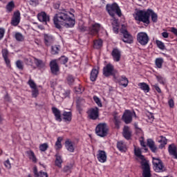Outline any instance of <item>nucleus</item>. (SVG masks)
Listing matches in <instances>:
<instances>
[{
  "label": "nucleus",
  "mask_w": 177,
  "mask_h": 177,
  "mask_svg": "<svg viewBox=\"0 0 177 177\" xmlns=\"http://www.w3.org/2000/svg\"><path fill=\"white\" fill-rule=\"evenodd\" d=\"M33 174L35 177H48V173L42 171L38 172V169L37 168V166L33 167ZM28 176L32 177L31 174H28Z\"/></svg>",
  "instance_id": "aec40b11"
},
{
  "label": "nucleus",
  "mask_w": 177,
  "mask_h": 177,
  "mask_svg": "<svg viewBox=\"0 0 177 177\" xmlns=\"http://www.w3.org/2000/svg\"><path fill=\"white\" fill-rule=\"evenodd\" d=\"M65 147L70 153H74L75 150V148L74 147V142L71 141L70 139H67L65 141Z\"/></svg>",
  "instance_id": "5701e85b"
},
{
  "label": "nucleus",
  "mask_w": 177,
  "mask_h": 177,
  "mask_svg": "<svg viewBox=\"0 0 177 177\" xmlns=\"http://www.w3.org/2000/svg\"><path fill=\"white\" fill-rule=\"evenodd\" d=\"M138 86L141 91H143L145 93H148L150 92V86L147 84L146 82H140L138 83Z\"/></svg>",
  "instance_id": "cd10ccee"
},
{
  "label": "nucleus",
  "mask_w": 177,
  "mask_h": 177,
  "mask_svg": "<svg viewBox=\"0 0 177 177\" xmlns=\"http://www.w3.org/2000/svg\"><path fill=\"white\" fill-rule=\"evenodd\" d=\"M106 10L109 15L112 17L113 19H115V15L119 17L122 16V12H121V8L118 6L117 3H113L112 4H106Z\"/></svg>",
  "instance_id": "20e7f679"
},
{
  "label": "nucleus",
  "mask_w": 177,
  "mask_h": 177,
  "mask_svg": "<svg viewBox=\"0 0 177 177\" xmlns=\"http://www.w3.org/2000/svg\"><path fill=\"white\" fill-rule=\"evenodd\" d=\"M6 12L10 13L15 9V2L13 1H10L6 6Z\"/></svg>",
  "instance_id": "e433bc0d"
},
{
  "label": "nucleus",
  "mask_w": 177,
  "mask_h": 177,
  "mask_svg": "<svg viewBox=\"0 0 177 177\" xmlns=\"http://www.w3.org/2000/svg\"><path fill=\"white\" fill-rule=\"evenodd\" d=\"M101 27L102 26L100 25V24L95 23L91 24V26H89L88 28H86L85 26H82L80 28V30L82 32H84V31H86V30H88V34L90 35H97V34H99V31H100Z\"/></svg>",
  "instance_id": "423d86ee"
},
{
  "label": "nucleus",
  "mask_w": 177,
  "mask_h": 177,
  "mask_svg": "<svg viewBox=\"0 0 177 177\" xmlns=\"http://www.w3.org/2000/svg\"><path fill=\"white\" fill-rule=\"evenodd\" d=\"M162 162L161 159L157 158H153L152 163H153V165H154V167L158 165V164H160V162Z\"/></svg>",
  "instance_id": "5fc2aeb1"
},
{
  "label": "nucleus",
  "mask_w": 177,
  "mask_h": 177,
  "mask_svg": "<svg viewBox=\"0 0 177 177\" xmlns=\"http://www.w3.org/2000/svg\"><path fill=\"white\" fill-rule=\"evenodd\" d=\"M63 121L66 124H70V122L73 120V113L71 111H64L63 112Z\"/></svg>",
  "instance_id": "4be33fe9"
},
{
  "label": "nucleus",
  "mask_w": 177,
  "mask_h": 177,
  "mask_svg": "<svg viewBox=\"0 0 177 177\" xmlns=\"http://www.w3.org/2000/svg\"><path fill=\"white\" fill-rule=\"evenodd\" d=\"M49 147L47 143L41 144L39 147L40 151H46Z\"/></svg>",
  "instance_id": "49530a36"
},
{
  "label": "nucleus",
  "mask_w": 177,
  "mask_h": 177,
  "mask_svg": "<svg viewBox=\"0 0 177 177\" xmlns=\"http://www.w3.org/2000/svg\"><path fill=\"white\" fill-rule=\"evenodd\" d=\"M6 30L3 28H0V41L3 39V37H5Z\"/></svg>",
  "instance_id": "13d9d810"
},
{
  "label": "nucleus",
  "mask_w": 177,
  "mask_h": 177,
  "mask_svg": "<svg viewBox=\"0 0 177 177\" xmlns=\"http://www.w3.org/2000/svg\"><path fill=\"white\" fill-rule=\"evenodd\" d=\"M162 37H163V38H168V37H169V34L167 32H162Z\"/></svg>",
  "instance_id": "338daca9"
},
{
  "label": "nucleus",
  "mask_w": 177,
  "mask_h": 177,
  "mask_svg": "<svg viewBox=\"0 0 177 177\" xmlns=\"http://www.w3.org/2000/svg\"><path fill=\"white\" fill-rule=\"evenodd\" d=\"M156 80H158L159 84H161L162 85H164L165 84V79H164V77L160 75H157Z\"/></svg>",
  "instance_id": "603ef678"
},
{
  "label": "nucleus",
  "mask_w": 177,
  "mask_h": 177,
  "mask_svg": "<svg viewBox=\"0 0 177 177\" xmlns=\"http://www.w3.org/2000/svg\"><path fill=\"white\" fill-rule=\"evenodd\" d=\"M90 120H97L99 118V108H92L87 111Z\"/></svg>",
  "instance_id": "4468645a"
},
{
  "label": "nucleus",
  "mask_w": 177,
  "mask_h": 177,
  "mask_svg": "<svg viewBox=\"0 0 177 177\" xmlns=\"http://www.w3.org/2000/svg\"><path fill=\"white\" fill-rule=\"evenodd\" d=\"M21 15L20 11L17 10L14 12L13 16L11 19V25L14 27H17L19 24H20V19H21Z\"/></svg>",
  "instance_id": "ddd939ff"
},
{
  "label": "nucleus",
  "mask_w": 177,
  "mask_h": 177,
  "mask_svg": "<svg viewBox=\"0 0 177 177\" xmlns=\"http://www.w3.org/2000/svg\"><path fill=\"white\" fill-rule=\"evenodd\" d=\"M73 17H74V14L66 11V10L59 12L53 18V23L55 28L60 30L62 26H64L66 28H73V27L75 26V19Z\"/></svg>",
  "instance_id": "f257e3e1"
},
{
  "label": "nucleus",
  "mask_w": 177,
  "mask_h": 177,
  "mask_svg": "<svg viewBox=\"0 0 177 177\" xmlns=\"http://www.w3.org/2000/svg\"><path fill=\"white\" fill-rule=\"evenodd\" d=\"M113 31L115 34H118V26H116L113 28Z\"/></svg>",
  "instance_id": "774afa93"
},
{
  "label": "nucleus",
  "mask_w": 177,
  "mask_h": 177,
  "mask_svg": "<svg viewBox=\"0 0 177 177\" xmlns=\"http://www.w3.org/2000/svg\"><path fill=\"white\" fill-rule=\"evenodd\" d=\"M136 40L141 46H146L150 41V37L146 32H140L137 34Z\"/></svg>",
  "instance_id": "0eeeda50"
},
{
  "label": "nucleus",
  "mask_w": 177,
  "mask_h": 177,
  "mask_svg": "<svg viewBox=\"0 0 177 177\" xmlns=\"http://www.w3.org/2000/svg\"><path fill=\"white\" fill-rule=\"evenodd\" d=\"M15 66L18 68L19 70H24V64H23V61L18 59L15 62Z\"/></svg>",
  "instance_id": "a19ab883"
},
{
  "label": "nucleus",
  "mask_w": 177,
  "mask_h": 177,
  "mask_svg": "<svg viewBox=\"0 0 177 177\" xmlns=\"http://www.w3.org/2000/svg\"><path fill=\"white\" fill-rule=\"evenodd\" d=\"M117 147L121 153H125V151H127V144L123 141H118L117 142Z\"/></svg>",
  "instance_id": "c85d7f7f"
},
{
  "label": "nucleus",
  "mask_w": 177,
  "mask_h": 177,
  "mask_svg": "<svg viewBox=\"0 0 177 177\" xmlns=\"http://www.w3.org/2000/svg\"><path fill=\"white\" fill-rule=\"evenodd\" d=\"M168 104L170 109H174V107H175V102L174 101V99L171 98L169 100Z\"/></svg>",
  "instance_id": "bf43d9fd"
},
{
  "label": "nucleus",
  "mask_w": 177,
  "mask_h": 177,
  "mask_svg": "<svg viewBox=\"0 0 177 177\" xmlns=\"http://www.w3.org/2000/svg\"><path fill=\"white\" fill-rule=\"evenodd\" d=\"M164 64V58L158 57L155 60V64L158 68H162V64Z\"/></svg>",
  "instance_id": "c9c22d12"
},
{
  "label": "nucleus",
  "mask_w": 177,
  "mask_h": 177,
  "mask_svg": "<svg viewBox=\"0 0 177 177\" xmlns=\"http://www.w3.org/2000/svg\"><path fill=\"white\" fill-rule=\"evenodd\" d=\"M71 91L70 90H64L63 93L64 97H69Z\"/></svg>",
  "instance_id": "052dcab7"
},
{
  "label": "nucleus",
  "mask_w": 177,
  "mask_h": 177,
  "mask_svg": "<svg viewBox=\"0 0 177 177\" xmlns=\"http://www.w3.org/2000/svg\"><path fill=\"white\" fill-rule=\"evenodd\" d=\"M97 75H99V70L96 68H93L90 73V80L92 82H95L97 80Z\"/></svg>",
  "instance_id": "a878e982"
},
{
  "label": "nucleus",
  "mask_w": 177,
  "mask_h": 177,
  "mask_svg": "<svg viewBox=\"0 0 177 177\" xmlns=\"http://www.w3.org/2000/svg\"><path fill=\"white\" fill-rule=\"evenodd\" d=\"M2 56L7 67L10 68V59H9V51L8 49L4 48L1 50Z\"/></svg>",
  "instance_id": "6ab92c4d"
},
{
  "label": "nucleus",
  "mask_w": 177,
  "mask_h": 177,
  "mask_svg": "<svg viewBox=\"0 0 177 177\" xmlns=\"http://www.w3.org/2000/svg\"><path fill=\"white\" fill-rule=\"evenodd\" d=\"M133 117H135V118L138 117L136 115V112H135V111H131V110L127 109L122 116V120L126 124H131V122H132Z\"/></svg>",
  "instance_id": "6e6552de"
},
{
  "label": "nucleus",
  "mask_w": 177,
  "mask_h": 177,
  "mask_svg": "<svg viewBox=\"0 0 177 177\" xmlns=\"http://www.w3.org/2000/svg\"><path fill=\"white\" fill-rule=\"evenodd\" d=\"M148 12L149 14V17L151 16V19L153 23H157L158 20V15H157V13L154 12V11L151 9H149Z\"/></svg>",
  "instance_id": "2f4dec72"
},
{
  "label": "nucleus",
  "mask_w": 177,
  "mask_h": 177,
  "mask_svg": "<svg viewBox=\"0 0 177 177\" xmlns=\"http://www.w3.org/2000/svg\"><path fill=\"white\" fill-rule=\"evenodd\" d=\"M49 66L53 75H58L59 71H60V67H59V64H57V59L51 60Z\"/></svg>",
  "instance_id": "9b49d317"
},
{
  "label": "nucleus",
  "mask_w": 177,
  "mask_h": 177,
  "mask_svg": "<svg viewBox=\"0 0 177 177\" xmlns=\"http://www.w3.org/2000/svg\"><path fill=\"white\" fill-rule=\"evenodd\" d=\"M4 167H6L7 169H10V168H12V164H10V160H9V159L4 161Z\"/></svg>",
  "instance_id": "4d7b16f0"
},
{
  "label": "nucleus",
  "mask_w": 177,
  "mask_h": 177,
  "mask_svg": "<svg viewBox=\"0 0 177 177\" xmlns=\"http://www.w3.org/2000/svg\"><path fill=\"white\" fill-rule=\"evenodd\" d=\"M52 111L55 117L56 121H59V122H62V113L60 112V110H59L56 107H53Z\"/></svg>",
  "instance_id": "393cba45"
},
{
  "label": "nucleus",
  "mask_w": 177,
  "mask_h": 177,
  "mask_svg": "<svg viewBox=\"0 0 177 177\" xmlns=\"http://www.w3.org/2000/svg\"><path fill=\"white\" fill-rule=\"evenodd\" d=\"M44 45L46 46H50L53 42H55V37L50 34L45 33L44 35Z\"/></svg>",
  "instance_id": "f3484780"
},
{
  "label": "nucleus",
  "mask_w": 177,
  "mask_h": 177,
  "mask_svg": "<svg viewBox=\"0 0 177 177\" xmlns=\"http://www.w3.org/2000/svg\"><path fill=\"white\" fill-rule=\"evenodd\" d=\"M15 39L19 42H23L24 41V36L20 32L15 33Z\"/></svg>",
  "instance_id": "79ce46f5"
},
{
  "label": "nucleus",
  "mask_w": 177,
  "mask_h": 177,
  "mask_svg": "<svg viewBox=\"0 0 177 177\" xmlns=\"http://www.w3.org/2000/svg\"><path fill=\"white\" fill-rule=\"evenodd\" d=\"M96 156L99 162L104 163L107 161V153L104 150H98Z\"/></svg>",
  "instance_id": "dca6fc26"
},
{
  "label": "nucleus",
  "mask_w": 177,
  "mask_h": 177,
  "mask_svg": "<svg viewBox=\"0 0 177 177\" xmlns=\"http://www.w3.org/2000/svg\"><path fill=\"white\" fill-rule=\"evenodd\" d=\"M55 164L56 167H58V168H62V164H63V159L62 158V156L59 153L55 154Z\"/></svg>",
  "instance_id": "7c9ffc66"
},
{
  "label": "nucleus",
  "mask_w": 177,
  "mask_h": 177,
  "mask_svg": "<svg viewBox=\"0 0 177 177\" xmlns=\"http://www.w3.org/2000/svg\"><path fill=\"white\" fill-rule=\"evenodd\" d=\"M149 9L147 10H138L134 15L135 20L137 21H141L145 24H150V14L149 13Z\"/></svg>",
  "instance_id": "7ed1b4c3"
},
{
  "label": "nucleus",
  "mask_w": 177,
  "mask_h": 177,
  "mask_svg": "<svg viewBox=\"0 0 177 177\" xmlns=\"http://www.w3.org/2000/svg\"><path fill=\"white\" fill-rule=\"evenodd\" d=\"M59 64H66L68 62V57L63 55L59 58Z\"/></svg>",
  "instance_id": "a18cd8bd"
},
{
  "label": "nucleus",
  "mask_w": 177,
  "mask_h": 177,
  "mask_svg": "<svg viewBox=\"0 0 177 177\" xmlns=\"http://www.w3.org/2000/svg\"><path fill=\"white\" fill-rule=\"evenodd\" d=\"M67 84L70 86L74 85V81H75V79H74V77L73 75H70L66 78Z\"/></svg>",
  "instance_id": "37998d69"
},
{
  "label": "nucleus",
  "mask_w": 177,
  "mask_h": 177,
  "mask_svg": "<svg viewBox=\"0 0 177 177\" xmlns=\"http://www.w3.org/2000/svg\"><path fill=\"white\" fill-rule=\"evenodd\" d=\"M168 151L169 156L173 157L174 160H177V147L176 145H175V144L173 143L169 145Z\"/></svg>",
  "instance_id": "a211bd4d"
},
{
  "label": "nucleus",
  "mask_w": 177,
  "mask_h": 177,
  "mask_svg": "<svg viewBox=\"0 0 177 177\" xmlns=\"http://www.w3.org/2000/svg\"><path fill=\"white\" fill-rule=\"evenodd\" d=\"M156 172H162L164 169V165H162V161L155 166Z\"/></svg>",
  "instance_id": "c03bdc74"
},
{
  "label": "nucleus",
  "mask_w": 177,
  "mask_h": 177,
  "mask_svg": "<svg viewBox=\"0 0 177 177\" xmlns=\"http://www.w3.org/2000/svg\"><path fill=\"white\" fill-rule=\"evenodd\" d=\"M93 100L96 103V104H97L98 107H102L103 105L102 104V101H100V99L98 98L97 96L95 95L93 97Z\"/></svg>",
  "instance_id": "8fccbe9b"
},
{
  "label": "nucleus",
  "mask_w": 177,
  "mask_h": 177,
  "mask_svg": "<svg viewBox=\"0 0 177 177\" xmlns=\"http://www.w3.org/2000/svg\"><path fill=\"white\" fill-rule=\"evenodd\" d=\"M124 38L122 39L123 42L125 44H133V37L129 34L127 30L123 29L121 30Z\"/></svg>",
  "instance_id": "f8f14e48"
},
{
  "label": "nucleus",
  "mask_w": 177,
  "mask_h": 177,
  "mask_svg": "<svg viewBox=\"0 0 177 177\" xmlns=\"http://www.w3.org/2000/svg\"><path fill=\"white\" fill-rule=\"evenodd\" d=\"M95 133L100 138H106L109 135V126L106 122L98 124L95 127Z\"/></svg>",
  "instance_id": "39448f33"
},
{
  "label": "nucleus",
  "mask_w": 177,
  "mask_h": 177,
  "mask_svg": "<svg viewBox=\"0 0 177 177\" xmlns=\"http://www.w3.org/2000/svg\"><path fill=\"white\" fill-rule=\"evenodd\" d=\"M160 140H159V149H160L161 150H162V149H164V147H165V145L168 143V140L167 139V138L164 137L163 136H160Z\"/></svg>",
  "instance_id": "c756f323"
},
{
  "label": "nucleus",
  "mask_w": 177,
  "mask_h": 177,
  "mask_svg": "<svg viewBox=\"0 0 177 177\" xmlns=\"http://www.w3.org/2000/svg\"><path fill=\"white\" fill-rule=\"evenodd\" d=\"M121 124V121L118 120L117 118H114V124L117 129H120V125Z\"/></svg>",
  "instance_id": "864d4df0"
},
{
  "label": "nucleus",
  "mask_w": 177,
  "mask_h": 177,
  "mask_svg": "<svg viewBox=\"0 0 177 177\" xmlns=\"http://www.w3.org/2000/svg\"><path fill=\"white\" fill-rule=\"evenodd\" d=\"M123 136L127 139V140H129L131 137L132 136V132L129 131V127L124 126L123 129Z\"/></svg>",
  "instance_id": "bb28decb"
},
{
  "label": "nucleus",
  "mask_w": 177,
  "mask_h": 177,
  "mask_svg": "<svg viewBox=\"0 0 177 177\" xmlns=\"http://www.w3.org/2000/svg\"><path fill=\"white\" fill-rule=\"evenodd\" d=\"M113 78L116 84H118L120 86H123L124 88H127L128 84H129V80H128L126 75L114 76Z\"/></svg>",
  "instance_id": "9d476101"
},
{
  "label": "nucleus",
  "mask_w": 177,
  "mask_h": 177,
  "mask_svg": "<svg viewBox=\"0 0 177 177\" xmlns=\"http://www.w3.org/2000/svg\"><path fill=\"white\" fill-rule=\"evenodd\" d=\"M37 19L41 23H46L47 24L48 21H50V16L48 15L46 12L41 11L37 14Z\"/></svg>",
  "instance_id": "2eb2a0df"
},
{
  "label": "nucleus",
  "mask_w": 177,
  "mask_h": 177,
  "mask_svg": "<svg viewBox=\"0 0 177 177\" xmlns=\"http://www.w3.org/2000/svg\"><path fill=\"white\" fill-rule=\"evenodd\" d=\"M54 9H59L60 8V2H57L53 4Z\"/></svg>",
  "instance_id": "69168bd1"
},
{
  "label": "nucleus",
  "mask_w": 177,
  "mask_h": 177,
  "mask_svg": "<svg viewBox=\"0 0 177 177\" xmlns=\"http://www.w3.org/2000/svg\"><path fill=\"white\" fill-rule=\"evenodd\" d=\"M153 88L158 93H162L161 88L158 86V84H154Z\"/></svg>",
  "instance_id": "e2e57ef3"
},
{
  "label": "nucleus",
  "mask_w": 177,
  "mask_h": 177,
  "mask_svg": "<svg viewBox=\"0 0 177 177\" xmlns=\"http://www.w3.org/2000/svg\"><path fill=\"white\" fill-rule=\"evenodd\" d=\"M60 52L59 46H53L51 47V55H57Z\"/></svg>",
  "instance_id": "ea45409f"
},
{
  "label": "nucleus",
  "mask_w": 177,
  "mask_h": 177,
  "mask_svg": "<svg viewBox=\"0 0 177 177\" xmlns=\"http://www.w3.org/2000/svg\"><path fill=\"white\" fill-rule=\"evenodd\" d=\"M27 154L29 156V159L32 160V162H37V156H35V153L33 151H28Z\"/></svg>",
  "instance_id": "4c0bfd02"
},
{
  "label": "nucleus",
  "mask_w": 177,
  "mask_h": 177,
  "mask_svg": "<svg viewBox=\"0 0 177 177\" xmlns=\"http://www.w3.org/2000/svg\"><path fill=\"white\" fill-rule=\"evenodd\" d=\"M73 165H66L64 167V172H71Z\"/></svg>",
  "instance_id": "6e6d98bb"
},
{
  "label": "nucleus",
  "mask_w": 177,
  "mask_h": 177,
  "mask_svg": "<svg viewBox=\"0 0 177 177\" xmlns=\"http://www.w3.org/2000/svg\"><path fill=\"white\" fill-rule=\"evenodd\" d=\"M134 154L136 157L141 160V167L142 168V176L143 177H151V172L150 171V165H149V160H146L145 156L142 155V150L140 148L134 149Z\"/></svg>",
  "instance_id": "f03ea898"
},
{
  "label": "nucleus",
  "mask_w": 177,
  "mask_h": 177,
  "mask_svg": "<svg viewBox=\"0 0 177 177\" xmlns=\"http://www.w3.org/2000/svg\"><path fill=\"white\" fill-rule=\"evenodd\" d=\"M35 64L38 67V68H45V62L41 59L35 58Z\"/></svg>",
  "instance_id": "f704fd0d"
},
{
  "label": "nucleus",
  "mask_w": 177,
  "mask_h": 177,
  "mask_svg": "<svg viewBox=\"0 0 177 177\" xmlns=\"http://www.w3.org/2000/svg\"><path fill=\"white\" fill-rule=\"evenodd\" d=\"M147 145L152 153H157V146H156V142H154V140L150 138L148 139Z\"/></svg>",
  "instance_id": "b1692460"
},
{
  "label": "nucleus",
  "mask_w": 177,
  "mask_h": 177,
  "mask_svg": "<svg viewBox=\"0 0 177 177\" xmlns=\"http://www.w3.org/2000/svg\"><path fill=\"white\" fill-rule=\"evenodd\" d=\"M62 142H63V137H58L55 145V150H60V149H62L63 145H62Z\"/></svg>",
  "instance_id": "473e14b6"
},
{
  "label": "nucleus",
  "mask_w": 177,
  "mask_h": 177,
  "mask_svg": "<svg viewBox=\"0 0 177 177\" xmlns=\"http://www.w3.org/2000/svg\"><path fill=\"white\" fill-rule=\"evenodd\" d=\"M156 46L158 48V49H160V50H165L166 49L165 44L162 41L156 39Z\"/></svg>",
  "instance_id": "58836bf2"
},
{
  "label": "nucleus",
  "mask_w": 177,
  "mask_h": 177,
  "mask_svg": "<svg viewBox=\"0 0 177 177\" xmlns=\"http://www.w3.org/2000/svg\"><path fill=\"white\" fill-rule=\"evenodd\" d=\"M103 46V40L95 39L93 41V48L94 49H100Z\"/></svg>",
  "instance_id": "72a5a7b5"
},
{
  "label": "nucleus",
  "mask_w": 177,
  "mask_h": 177,
  "mask_svg": "<svg viewBox=\"0 0 177 177\" xmlns=\"http://www.w3.org/2000/svg\"><path fill=\"white\" fill-rule=\"evenodd\" d=\"M103 75L104 77H115V72L114 71V66L111 64H107L106 66L103 68Z\"/></svg>",
  "instance_id": "1a4fd4ad"
},
{
  "label": "nucleus",
  "mask_w": 177,
  "mask_h": 177,
  "mask_svg": "<svg viewBox=\"0 0 177 177\" xmlns=\"http://www.w3.org/2000/svg\"><path fill=\"white\" fill-rule=\"evenodd\" d=\"M170 32H172L176 37H177V28L175 27L170 28Z\"/></svg>",
  "instance_id": "680f3d73"
},
{
  "label": "nucleus",
  "mask_w": 177,
  "mask_h": 177,
  "mask_svg": "<svg viewBox=\"0 0 177 177\" xmlns=\"http://www.w3.org/2000/svg\"><path fill=\"white\" fill-rule=\"evenodd\" d=\"M111 55L114 62H118L121 60V51L118 48H113Z\"/></svg>",
  "instance_id": "412c9836"
},
{
  "label": "nucleus",
  "mask_w": 177,
  "mask_h": 177,
  "mask_svg": "<svg viewBox=\"0 0 177 177\" xmlns=\"http://www.w3.org/2000/svg\"><path fill=\"white\" fill-rule=\"evenodd\" d=\"M38 95H39V91L38 90V88H32V97H38Z\"/></svg>",
  "instance_id": "3c124183"
},
{
  "label": "nucleus",
  "mask_w": 177,
  "mask_h": 177,
  "mask_svg": "<svg viewBox=\"0 0 177 177\" xmlns=\"http://www.w3.org/2000/svg\"><path fill=\"white\" fill-rule=\"evenodd\" d=\"M4 100L6 102H12V99L8 93H6V95L4 96Z\"/></svg>",
  "instance_id": "0e129e2a"
},
{
  "label": "nucleus",
  "mask_w": 177,
  "mask_h": 177,
  "mask_svg": "<svg viewBox=\"0 0 177 177\" xmlns=\"http://www.w3.org/2000/svg\"><path fill=\"white\" fill-rule=\"evenodd\" d=\"M75 92L79 95L80 93H82V92H84V87L79 84L78 86L75 87Z\"/></svg>",
  "instance_id": "de8ad7c7"
},
{
  "label": "nucleus",
  "mask_w": 177,
  "mask_h": 177,
  "mask_svg": "<svg viewBox=\"0 0 177 177\" xmlns=\"http://www.w3.org/2000/svg\"><path fill=\"white\" fill-rule=\"evenodd\" d=\"M28 85H29V86L32 89H35L37 88V84H35L34 80H32L31 78L28 80Z\"/></svg>",
  "instance_id": "09e8293b"
}]
</instances>
